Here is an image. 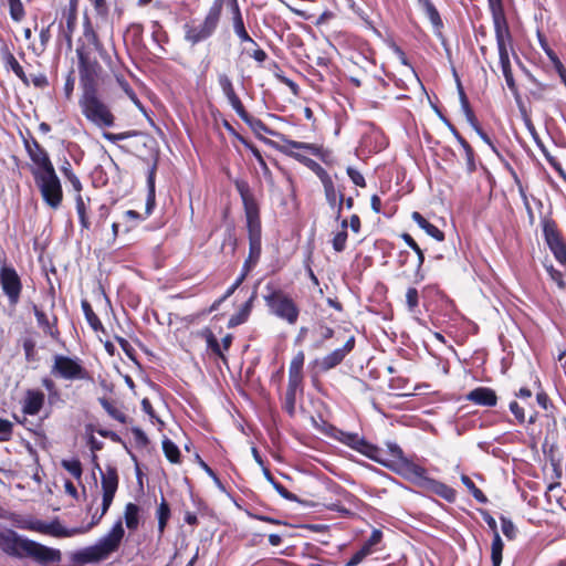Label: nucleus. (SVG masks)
Listing matches in <instances>:
<instances>
[{"mask_svg":"<svg viewBox=\"0 0 566 566\" xmlns=\"http://www.w3.org/2000/svg\"><path fill=\"white\" fill-rule=\"evenodd\" d=\"M0 548L9 556L20 559L29 557L42 565L60 563L62 560L60 549L48 547L11 530L0 533Z\"/></svg>","mask_w":566,"mask_h":566,"instance_id":"f257e3e1","label":"nucleus"},{"mask_svg":"<svg viewBox=\"0 0 566 566\" xmlns=\"http://www.w3.org/2000/svg\"><path fill=\"white\" fill-rule=\"evenodd\" d=\"M124 536L123 521L118 518L108 533L102 536L94 545L74 552L72 560L82 565L105 560L118 551Z\"/></svg>","mask_w":566,"mask_h":566,"instance_id":"f03ea898","label":"nucleus"},{"mask_svg":"<svg viewBox=\"0 0 566 566\" xmlns=\"http://www.w3.org/2000/svg\"><path fill=\"white\" fill-rule=\"evenodd\" d=\"M222 8V0H216L202 20L193 19L185 23V41L195 46L211 38L219 27Z\"/></svg>","mask_w":566,"mask_h":566,"instance_id":"7ed1b4c3","label":"nucleus"},{"mask_svg":"<svg viewBox=\"0 0 566 566\" xmlns=\"http://www.w3.org/2000/svg\"><path fill=\"white\" fill-rule=\"evenodd\" d=\"M78 104L84 117L97 127H112L115 117L109 107L99 98L97 90L82 92Z\"/></svg>","mask_w":566,"mask_h":566,"instance_id":"20e7f679","label":"nucleus"},{"mask_svg":"<svg viewBox=\"0 0 566 566\" xmlns=\"http://www.w3.org/2000/svg\"><path fill=\"white\" fill-rule=\"evenodd\" d=\"M268 294L264 295V301L271 314L285 321L290 325H294L300 315V310L294 300L279 289L266 286Z\"/></svg>","mask_w":566,"mask_h":566,"instance_id":"39448f33","label":"nucleus"},{"mask_svg":"<svg viewBox=\"0 0 566 566\" xmlns=\"http://www.w3.org/2000/svg\"><path fill=\"white\" fill-rule=\"evenodd\" d=\"M32 176L43 201L50 208L59 209L63 200V189L54 167L43 171H33Z\"/></svg>","mask_w":566,"mask_h":566,"instance_id":"423d86ee","label":"nucleus"},{"mask_svg":"<svg viewBox=\"0 0 566 566\" xmlns=\"http://www.w3.org/2000/svg\"><path fill=\"white\" fill-rule=\"evenodd\" d=\"M51 374L64 380H87L90 374L78 357H71L61 354L53 356Z\"/></svg>","mask_w":566,"mask_h":566,"instance_id":"0eeeda50","label":"nucleus"},{"mask_svg":"<svg viewBox=\"0 0 566 566\" xmlns=\"http://www.w3.org/2000/svg\"><path fill=\"white\" fill-rule=\"evenodd\" d=\"M334 439L340 443L352 448L353 450L361 453L363 455L382 464L388 465L386 460L382 458V451L376 446L366 441L358 433L346 432L343 430H335L333 434Z\"/></svg>","mask_w":566,"mask_h":566,"instance_id":"6e6552de","label":"nucleus"},{"mask_svg":"<svg viewBox=\"0 0 566 566\" xmlns=\"http://www.w3.org/2000/svg\"><path fill=\"white\" fill-rule=\"evenodd\" d=\"M269 133L280 137L281 144H279L276 146V148L282 154L293 157L302 164H303V159H308V157L302 155L300 153V150H305L315 156H321L322 148L315 144L291 140L287 137H285L284 135L273 133L272 130H269Z\"/></svg>","mask_w":566,"mask_h":566,"instance_id":"1a4fd4ad","label":"nucleus"},{"mask_svg":"<svg viewBox=\"0 0 566 566\" xmlns=\"http://www.w3.org/2000/svg\"><path fill=\"white\" fill-rule=\"evenodd\" d=\"M101 66L97 61L90 60L83 53H78V72L82 92L97 90V77Z\"/></svg>","mask_w":566,"mask_h":566,"instance_id":"9d476101","label":"nucleus"},{"mask_svg":"<svg viewBox=\"0 0 566 566\" xmlns=\"http://www.w3.org/2000/svg\"><path fill=\"white\" fill-rule=\"evenodd\" d=\"M386 465L387 468L396 471L398 474L402 475L405 479L422 484L426 482L427 478V471L421 465L415 463L407 457L402 458L400 461H387Z\"/></svg>","mask_w":566,"mask_h":566,"instance_id":"9b49d317","label":"nucleus"},{"mask_svg":"<svg viewBox=\"0 0 566 566\" xmlns=\"http://www.w3.org/2000/svg\"><path fill=\"white\" fill-rule=\"evenodd\" d=\"M0 285L12 305L19 302L22 284L19 274L12 266L2 265L0 269Z\"/></svg>","mask_w":566,"mask_h":566,"instance_id":"f8f14e48","label":"nucleus"},{"mask_svg":"<svg viewBox=\"0 0 566 566\" xmlns=\"http://www.w3.org/2000/svg\"><path fill=\"white\" fill-rule=\"evenodd\" d=\"M239 191L244 205L249 240H261V222L258 206L243 187L239 186Z\"/></svg>","mask_w":566,"mask_h":566,"instance_id":"ddd939ff","label":"nucleus"},{"mask_svg":"<svg viewBox=\"0 0 566 566\" xmlns=\"http://www.w3.org/2000/svg\"><path fill=\"white\" fill-rule=\"evenodd\" d=\"M24 147L33 163L32 175L33 171H43L54 167L48 151L35 139L24 140Z\"/></svg>","mask_w":566,"mask_h":566,"instance_id":"4468645a","label":"nucleus"},{"mask_svg":"<svg viewBox=\"0 0 566 566\" xmlns=\"http://www.w3.org/2000/svg\"><path fill=\"white\" fill-rule=\"evenodd\" d=\"M101 485L103 491V513H107L118 488V475L114 468H107L105 472H102Z\"/></svg>","mask_w":566,"mask_h":566,"instance_id":"2eb2a0df","label":"nucleus"},{"mask_svg":"<svg viewBox=\"0 0 566 566\" xmlns=\"http://www.w3.org/2000/svg\"><path fill=\"white\" fill-rule=\"evenodd\" d=\"M218 83L234 112L240 116L241 119L247 122L249 117L248 113L245 112L242 102L237 95L230 77L224 73L219 74Z\"/></svg>","mask_w":566,"mask_h":566,"instance_id":"dca6fc26","label":"nucleus"},{"mask_svg":"<svg viewBox=\"0 0 566 566\" xmlns=\"http://www.w3.org/2000/svg\"><path fill=\"white\" fill-rule=\"evenodd\" d=\"M355 346V338L352 336L347 339L345 345L337 348L322 358L319 366L324 370L332 369L343 361L347 354H349Z\"/></svg>","mask_w":566,"mask_h":566,"instance_id":"f3484780","label":"nucleus"},{"mask_svg":"<svg viewBox=\"0 0 566 566\" xmlns=\"http://www.w3.org/2000/svg\"><path fill=\"white\" fill-rule=\"evenodd\" d=\"M38 527V533L51 535L53 537H73L75 535H80L81 532L80 530H76V527L67 528L59 521L46 523L39 520Z\"/></svg>","mask_w":566,"mask_h":566,"instance_id":"a211bd4d","label":"nucleus"},{"mask_svg":"<svg viewBox=\"0 0 566 566\" xmlns=\"http://www.w3.org/2000/svg\"><path fill=\"white\" fill-rule=\"evenodd\" d=\"M467 400L484 407H493L497 402L495 391L488 387H479L467 395Z\"/></svg>","mask_w":566,"mask_h":566,"instance_id":"6ab92c4d","label":"nucleus"},{"mask_svg":"<svg viewBox=\"0 0 566 566\" xmlns=\"http://www.w3.org/2000/svg\"><path fill=\"white\" fill-rule=\"evenodd\" d=\"M488 3L494 22L495 36L499 34H510L506 25L502 0H488Z\"/></svg>","mask_w":566,"mask_h":566,"instance_id":"aec40b11","label":"nucleus"},{"mask_svg":"<svg viewBox=\"0 0 566 566\" xmlns=\"http://www.w3.org/2000/svg\"><path fill=\"white\" fill-rule=\"evenodd\" d=\"M0 53L4 66L8 70H11L23 82V84L28 86L30 84V81L23 71V67L11 53L9 48L7 45H2L0 48Z\"/></svg>","mask_w":566,"mask_h":566,"instance_id":"412c9836","label":"nucleus"},{"mask_svg":"<svg viewBox=\"0 0 566 566\" xmlns=\"http://www.w3.org/2000/svg\"><path fill=\"white\" fill-rule=\"evenodd\" d=\"M44 394L39 390H28L23 400L22 410L25 415L34 416L44 405Z\"/></svg>","mask_w":566,"mask_h":566,"instance_id":"4be33fe9","label":"nucleus"},{"mask_svg":"<svg viewBox=\"0 0 566 566\" xmlns=\"http://www.w3.org/2000/svg\"><path fill=\"white\" fill-rule=\"evenodd\" d=\"M496 44L500 57V64L502 69L503 76L506 74H512L509 48L511 45V36L510 34H499L496 36Z\"/></svg>","mask_w":566,"mask_h":566,"instance_id":"5701e85b","label":"nucleus"},{"mask_svg":"<svg viewBox=\"0 0 566 566\" xmlns=\"http://www.w3.org/2000/svg\"><path fill=\"white\" fill-rule=\"evenodd\" d=\"M232 13L234 33L238 35L241 42H250L255 45V41L249 35L248 31L245 30L243 18L238 3H232Z\"/></svg>","mask_w":566,"mask_h":566,"instance_id":"b1692460","label":"nucleus"},{"mask_svg":"<svg viewBox=\"0 0 566 566\" xmlns=\"http://www.w3.org/2000/svg\"><path fill=\"white\" fill-rule=\"evenodd\" d=\"M460 99H461V105H462L463 112H464L465 117L469 120V123L475 128L476 133L483 139V142L486 143L494 153H497L495 146L493 145V143L491 142L489 136L478 127L476 122H475V116H474L472 109L470 108L467 96L462 90H460Z\"/></svg>","mask_w":566,"mask_h":566,"instance_id":"393cba45","label":"nucleus"},{"mask_svg":"<svg viewBox=\"0 0 566 566\" xmlns=\"http://www.w3.org/2000/svg\"><path fill=\"white\" fill-rule=\"evenodd\" d=\"M324 192L328 205L332 208H337V218L340 216L343 208V195L338 193L332 179L323 184Z\"/></svg>","mask_w":566,"mask_h":566,"instance_id":"a878e982","label":"nucleus"},{"mask_svg":"<svg viewBox=\"0 0 566 566\" xmlns=\"http://www.w3.org/2000/svg\"><path fill=\"white\" fill-rule=\"evenodd\" d=\"M423 485H427L433 493L441 496L448 502H453L457 497V492L452 488L448 486L442 482L432 479H427Z\"/></svg>","mask_w":566,"mask_h":566,"instance_id":"bb28decb","label":"nucleus"},{"mask_svg":"<svg viewBox=\"0 0 566 566\" xmlns=\"http://www.w3.org/2000/svg\"><path fill=\"white\" fill-rule=\"evenodd\" d=\"M124 521L129 531H136L140 522V507L135 503H127L124 510Z\"/></svg>","mask_w":566,"mask_h":566,"instance_id":"cd10ccee","label":"nucleus"},{"mask_svg":"<svg viewBox=\"0 0 566 566\" xmlns=\"http://www.w3.org/2000/svg\"><path fill=\"white\" fill-rule=\"evenodd\" d=\"M412 220L421 228L426 231V233L430 237H432L433 239L438 240V241H442L444 239V234L441 230H439L436 226H433L432 223H430L429 221H427L422 216L421 213L415 211L412 213Z\"/></svg>","mask_w":566,"mask_h":566,"instance_id":"c85d7f7f","label":"nucleus"},{"mask_svg":"<svg viewBox=\"0 0 566 566\" xmlns=\"http://www.w3.org/2000/svg\"><path fill=\"white\" fill-rule=\"evenodd\" d=\"M253 298H254V295H252L250 297V300L247 301L242 305V307L239 310V312L237 314H234L230 317V319L228 322V327H230V328L235 327L238 325L243 324L248 319V317L251 313Z\"/></svg>","mask_w":566,"mask_h":566,"instance_id":"c756f323","label":"nucleus"},{"mask_svg":"<svg viewBox=\"0 0 566 566\" xmlns=\"http://www.w3.org/2000/svg\"><path fill=\"white\" fill-rule=\"evenodd\" d=\"M420 7L427 14L428 19L432 23L434 28H441L442 27V20L440 18V14L433 3L430 0H418Z\"/></svg>","mask_w":566,"mask_h":566,"instance_id":"7c9ffc66","label":"nucleus"},{"mask_svg":"<svg viewBox=\"0 0 566 566\" xmlns=\"http://www.w3.org/2000/svg\"><path fill=\"white\" fill-rule=\"evenodd\" d=\"M503 541L497 531L493 536L492 546H491V559L493 566H500L502 563V553H503Z\"/></svg>","mask_w":566,"mask_h":566,"instance_id":"2f4dec72","label":"nucleus"},{"mask_svg":"<svg viewBox=\"0 0 566 566\" xmlns=\"http://www.w3.org/2000/svg\"><path fill=\"white\" fill-rule=\"evenodd\" d=\"M77 17V6L73 7V3L69 4L67 11L64 12L65 18V30L63 31L65 36L70 40L74 31Z\"/></svg>","mask_w":566,"mask_h":566,"instance_id":"473e14b6","label":"nucleus"},{"mask_svg":"<svg viewBox=\"0 0 566 566\" xmlns=\"http://www.w3.org/2000/svg\"><path fill=\"white\" fill-rule=\"evenodd\" d=\"M544 235L551 250L564 243L559 237V233L555 229V226L549 222L545 223L544 226Z\"/></svg>","mask_w":566,"mask_h":566,"instance_id":"72a5a7b5","label":"nucleus"},{"mask_svg":"<svg viewBox=\"0 0 566 566\" xmlns=\"http://www.w3.org/2000/svg\"><path fill=\"white\" fill-rule=\"evenodd\" d=\"M75 208L80 219L81 227L83 229H88L90 220L87 217V206L81 195H76L75 197Z\"/></svg>","mask_w":566,"mask_h":566,"instance_id":"f704fd0d","label":"nucleus"},{"mask_svg":"<svg viewBox=\"0 0 566 566\" xmlns=\"http://www.w3.org/2000/svg\"><path fill=\"white\" fill-rule=\"evenodd\" d=\"M510 410L514 415L515 419L520 424L525 423L526 421L528 423L535 422V416L533 413L530 415L528 419H526L525 408L524 406L520 405L517 401H512L510 403Z\"/></svg>","mask_w":566,"mask_h":566,"instance_id":"c9c22d12","label":"nucleus"},{"mask_svg":"<svg viewBox=\"0 0 566 566\" xmlns=\"http://www.w3.org/2000/svg\"><path fill=\"white\" fill-rule=\"evenodd\" d=\"M163 450L165 452L166 458L171 463H178L180 460V451L179 448L170 440V439H164L163 440Z\"/></svg>","mask_w":566,"mask_h":566,"instance_id":"e433bc0d","label":"nucleus"},{"mask_svg":"<svg viewBox=\"0 0 566 566\" xmlns=\"http://www.w3.org/2000/svg\"><path fill=\"white\" fill-rule=\"evenodd\" d=\"M402 239L408 244V247H410L417 254L415 270L416 272H418L421 269L424 261L423 251L420 249V247L417 244V242L412 239L410 234L403 233Z\"/></svg>","mask_w":566,"mask_h":566,"instance_id":"4c0bfd02","label":"nucleus"},{"mask_svg":"<svg viewBox=\"0 0 566 566\" xmlns=\"http://www.w3.org/2000/svg\"><path fill=\"white\" fill-rule=\"evenodd\" d=\"M61 465L76 480L82 478L83 470L78 459H64L62 460Z\"/></svg>","mask_w":566,"mask_h":566,"instance_id":"58836bf2","label":"nucleus"},{"mask_svg":"<svg viewBox=\"0 0 566 566\" xmlns=\"http://www.w3.org/2000/svg\"><path fill=\"white\" fill-rule=\"evenodd\" d=\"M461 481L478 502H480V503L486 502V496L484 495V493L479 488H476L474 482L468 475L462 474Z\"/></svg>","mask_w":566,"mask_h":566,"instance_id":"ea45409f","label":"nucleus"},{"mask_svg":"<svg viewBox=\"0 0 566 566\" xmlns=\"http://www.w3.org/2000/svg\"><path fill=\"white\" fill-rule=\"evenodd\" d=\"M170 516V509L168 504L163 501L157 509V518H158V532L161 535L165 531L166 524Z\"/></svg>","mask_w":566,"mask_h":566,"instance_id":"a19ab883","label":"nucleus"},{"mask_svg":"<svg viewBox=\"0 0 566 566\" xmlns=\"http://www.w3.org/2000/svg\"><path fill=\"white\" fill-rule=\"evenodd\" d=\"M303 164L310 168L322 181V184L326 182L327 180L332 179L331 176L327 174V171L315 160L308 158L303 159Z\"/></svg>","mask_w":566,"mask_h":566,"instance_id":"79ce46f5","label":"nucleus"},{"mask_svg":"<svg viewBox=\"0 0 566 566\" xmlns=\"http://www.w3.org/2000/svg\"><path fill=\"white\" fill-rule=\"evenodd\" d=\"M13 524L18 528L28 530V531H38L39 520H34L31 517L17 516L13 518Z\"/></svg>","mask_w":566,"mask_h":566,"instance_id":"37998d69","label":"nucleus"},{"mask_svg":"<svg viewBox=\"0 0 566 566\" xmlns=\"http://www.w3.org/2000/svg\"><path fill=\"white\" fill-rule=\"evenodd\" d=\"M82 307L91 327L95 331H98L102 327V323L97 315L93 312L91 305L87 302H83Z\"/></svg>","mask_w":566,"mask_h":566,"instance_id":"c03bdc74","label":"nucleus"},{"mask_svg":"<svg viewBox=\"0 0 566 566\" xmlns=\"http://www.w3.org/2000/svg\"><path fill=\"white\" fill-rule=\"evenodd\" d=\"M116 81L118 83V85L120 86V88L125 92V94L129 97V99L138 107V108H143L142 106V103L138 99V97L136 96L135 92L132 90V87L129 86V84L122 77V76H116Z\"/></svg>","mask_w":566,"mask_h":566,"instance_id":"a18cd8bd","label":"nucleus"},{"mask_svg":"<svg viewBox=\"0 0 566 566\" xmlns=\"http://www.w3.org/2000/svg\"><path fill=\"white\" fill-rule=\"evenodd\" d=\"M10 15L14 21H20L24 15V9L20 0H8Z\"/></svg>","mask_w":566,"mask_h":566,"instance_id":"49530a36","label":"nucleus"},{"mask_svg":"<svg viewBox=\"0 0 566 566\" xmlns=\"http://www.w3.org/2000/svg\"><path fill=\"white\" fill-rule=\"evenodd\" d=\"M546 53H547L551 62L553 63L555 71L558 73L560 80H565L566 69L563 65V63L560 62V60L558 59V56L552 50H546Z\"/></svg>","mask_w":566,"mask_h":566,"instance_id":"de8ad7c7","label":"nucleus"},{"mask_svg":"<svg viewBox=\"0 0 566 566\" xmlns=\"http://www.w3.org/2000/svg\"><path fill=\"white\" fill-rule=\"evenodd\" d=\"M105 514L106 513H103V506H102L99 513L95 512L92 515V520H91V522L87 525L76 527V530L81 531L80 535L88 533L93 527L98 525Z\"/></svg>","mask_w":566,"mask_h":566,"instance_id":"09e8293b","label":"nucleus"},{"mask_svg":"<svg viewBox=\"0 0 566 566\" xmlns=\"http://www.w3.org/2000/svg\"><path fill=\"white\" fill-rule=\"evenodd\" d=\"M347 231H338L333 240H332V243H333V249L336 251V252H342L345 250L346 248V241H347Z\"/></svg>","mask_w":566,"mask_h":566,"instance_id":"8fccbe9b","label":"nucleus"},{"mask_svg":"<svg viewBox=\"0 0 566 566\" xmlns=\"http://www.w3.org/2000/svg\"><path fill=\"white\" fill-rule=\"evenodd\" d=\"M249 241H250V251H249V256L247 260H250V262H252V264H256V262L260 258V254H261V240L252 239Z\"/></svg>","mask_w":566,"mask_h":566,"instance_id":"3c124183","label":"nucleus"},{"mask_svg":"<svg viewBox=\"0 0 566 566\" xmlns=\"http://www.w3.org/2000/svg\"><path fill=\"white\" fill-rule=\"evenodd\" d=\"M303 375L302 373H291L289 371V386L287 390H290V396H293V391H296L302 384Z\"/></svg>","mask_w":566,"mask_h":566,"instance_id":"603ef678","label":"nucleus"},{"mask_svg":"<svg viewBox=\"0 0 566 566\" xmlns=\"http://www.w3.org/2000/svg\"><path fill=\"white\" fill-rule=\"evenodd\" d=\"M154 206H155V181H154L153 174H150V176L148 177V196H147V203H146L147 213L151 212Z\"/></svg>","mask_w":566,"mask_h":566,"instance_id":"864d4df0","label":"nucleus"},{"mask_svg":"<svg viewBox=\"0 0 566 566\" xmlns=\"http://www.w3.org/2000/svg\"><path fill=\"white\" fill-rule=\"evenodd\" d=\"M501 527L503 534L509 538L513 539L516 535V527L513 522L506 517H501Z\"/></svg>","mask_w":566,"mask_h":566,"instance_id":"5fc2aeb1","label":"nucleus"},{"mask_svg":"<svg viewBox=\"0 0 566 566\" xmlns=\"http://www.w3.org/2000/svg\"><path fill=\"white\" fill-rule=\"evenodd\" d=\"M103 407L105 408V410L108 412V415L113 419L119 421L120 423H125L126 422V416L119 409H117L116 407L112 406L107 401H103Z\"/></svg>","mask_w":566,"mask_h":566,"instance_id":"6e6d98bb","label":"nucleus"},{"mask_svg":"<svg viewBox=\"0 0 566 566\" xmlns=\"http://www.w3.org/2000/svg\"><path fill=\"white\" fill-rule=\"evenodd\" d=\"M382 538V533L379 530H374L370 537L364 543L363 547L367 548L371 554L373 547L378 545Z\"/></svg>","mask_w":566,"mask_h":566,"instance_id":"4d7b16f0","label":"nucleus"},{"mask_svg":"<svg viewBox=\"0 0 566 566\" xmlns=\"http://www.w3.org/2000/svg\"><path fill=\"white\" fill-rule=\"evenodd\" d=\"M305 356L303 352H298L292 359L290 364L289 371L291 373H302L304 365Z\"/></svg>","mask_w":566,"mask_h":566,"instance_id":"13d9d810","label":"nucleus"},{"mask_svg":"<svg viewBox=\"0 0 566 566\" xmlns=\"http://www.w3.org/2000/svg\"><path fill=\"white\" fill-rule=\"evenodd\" d=\"M370 553L368 552L367 548H364L361 546V548L356 552L350 558L349 560L345 564V566H357L358 564H360Z\"/></svg>","mask_w":566,"mask_h":566,"instance_id":"bf43d9fd","label":"nucleus"},{"mask_svg":"<svg viewBox=\"0 0 566 566\" xmlns=\"http://www.w3.org/2000/svg\"><path fill=\"white\" fill-rule=\"evenodd\" d=\"M12 433V423L9 420L0 419V441H7Z\"/></svg>","mask_w":566,"mask_h":566,"instance_id":"052dcab7","label":"nucleus"},{"mask_svg":"<svg viewBox=\"0 0 566 566\" xmlns=\"http://www.w3.org/2000/svg\"><path fill=\"white\" fill-rule=\"evenodd\" d=\"M347 175L348 177L350 178V180L358 187H365L366 186V181H365V178L364 176L358 171L356 170L355 168L353 167H348L347 168Z\"/></svg>","mask_w":566,"mask_h":566,"instance_id":"680f3d73","label":"nucleus"},{"mask_svg":"<svg viewBox=\"0 0 566 566\" xmlns=\"http://www.w3.org/2000/svg\"><path fill=\"white\" fill-rule=\"evenodd\" d=\"M386 447L388 449V452L392 457L391 461H400L402 458H405L402 449L395 442H387Z\"/></svg>","mask_w":566,"mask_h":566,"instance_id":"e2e57ef3","label":"nucleus"},{"mask_svg":"<svg viewBox=\"0 0 566 566\" xmlns=\"http://www.w3.org/2000/svg\"><path fill=\"white\" fill-rule=\"evenodd\" d=\"M406 302L410 311H413L418 306V291L415 287L407 290Z\"/></svg>","mask_w":566,"mask_h":566,"instance_id":"0e129e2a","label":"nucleus"},{"mask_svg":"<svg viewBox=\"0 0 566 566\" xmlns=\"http://www.w3.org/2000/svg\"><path fill=\"white\" fill-rule=\"evenodd\" d=\"M90 3L94 7L95 12L105 17L108 13V4L106 0H88Z\"/></svg>","mask_w":566,"mask_h":566,"instance_id":"69168bd1","label":"nucleus"},{"mask_svg":"<svg viewBox=\"0 0 566 566\" xmlns=\"http://www.w3.org/2000/svg\"><path fill=\"white\" fill-rule=\"evenodd\" d=\"M273 488L276 490V492L284 497L285 500L295 502L297 501V496L293 493H291L287 489H285L282 484L279 482L273 483Z\"/></svg>","mask_w":566,"mask_h":566,"instance_id":"338daca9","label":"nucleus"},{"mask_svg":"<svg viewBox=\"0 0 566 566\" xmlns=\"http://www.w3.org/2000/svg\"><path fill=\"white\" fill-rule=\"evenodd\" d=\"M551 251L553 252V254L555 255L556 260L560 264H563V265L566 264V247H565L564 243L562 245H559V247L553 248Z\"/></svg>","mask_w":566,"mask_h":566,"instance_id":"774afa93","label":"nucleus"}]
</instances>
